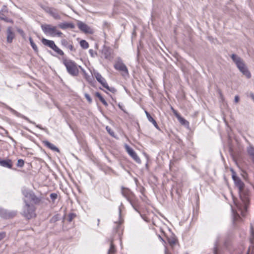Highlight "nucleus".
Listing matches in <instances>:
<instances>
[{"label":"nucleus","instance_id":"nucleus-1","mask_svg":"<svg viewBox=\"0 0 254 254\" xmlns=\"http://www.w3.org/2000/svg\"><path fill=\"white\" fill-rule=\"evenodd\" d=\"M63 63L64 65L67 72L72 76H76L79 74L78 67L81 68V66L78 65L76 63L71 60L63 58Z\"/></svg>","mask_w":254,"mask_h":254},{"label":"nucleus","instance_id":"nucleus-2","mask_svg":"<svg viewBox=\"0 0 254 254\" xmlns=\"http://www.w3.org/2000/svg\"><path fill=\"white\" fill-rule=\"evenodd\" d=\"M23 201L25 203L23 207L22 215L26 219L29 220L36 216V207L35 206L30 203L27 200L24 199Z\"/></svg>","mask_w":254,"mask_h":254},{"label":"nucleus","instance_id":"nucleus-3","mask_svg":"<svg viewBox=\"0 0 254 254\" xmlns=\"http://www.w3.org/2000/svg\"><path fill=\"white\" fill-rule=\"evenodd\" d=\"M41 27L43 32L46 35H49L53 37L57 36L59 37H62L63 35V33L57 30L56 26L46 24L41 25Z\"/></svg>","mask_w":254,"mask_h":254},{"label":"nucleus","instance_id":"nucleus-4","mask_svg":"<svg viewBox=\"0 0 254 254\" xmlns=\"http://www.w3.org/2000/svg\"><path fill=\"white\" fill-rule=\"evenodd\" d=\"M22 194L25 198H28L35 204H39L41 201L42 197L35 195L33 190L27 189H23L22 190Z\"/></svg>","mask_w":254,"mask_h":254},{"label":"nucleus","instance_id":"nucleus-5","mask_svg":"<svg viewBox=\"0 0 254 254\" xmlns=\"http://www.w3.org/2000/svg\"><path fill=\"white\" fill-rule=\"evenodd\" d=\"M114 67L117 70L122 71V75L123 76L126 77L128 76L129 73L127 68L120 57H118L117 58V61L114 65Z\"/></svg>","mask_w":254,"mask_h":254},{"label":"nucleus","instance_id":"nucleus-6","mask_svg":"<svg viewBox=\"0 0 254 254\" xmlns=\"http://www.w3.org/2000/svg\"><path fill=\"white\" fill-rule=\"evenodd\" d=\"M3 105H4V108H5L6 109L8 110L11 113H12L13 114L15 115L16 117L21 118L25 120L28 123L32 124L33 125H35L37 127H38L41 129H43V130L45 129V128H43L41 125H36L35 122L31 121V120H30V119L29 118H28L26 116L22 115L21 114L18 113V112H17L15 110L13 109L12 108H11L10 107H9L7 105L5 104H4Z\"/></svg>","mask_w":254,"mask_h":254},{"label":"nucleus","instance_id":"nucleus-7","mask_svg":"<svg viewBox=\"0 0 254 254\" xmlns=\"http://www.w3.org/2000/svg\"><path fill=\"white\" fill-rule=\"evenodd\" d=\"M232 177L234 181L235 185L238 188L239 192H241L244 190L245 184L243 182L241 179L238 176H237L236 173L235 171H234V170H232Z\"/></svg>","mask_w":254,"mask_h":254},{"label":"nucleus","instance_id":"nucleus-8","mask_svg":"<svg viewBox=\"0 0 254 254\" xmlns=\"http://www.w3.org/2000/svg\"><path fill=\"white\" fill-rule=\"evenodd\" d=\"M8 9L5 5H3L0 10V19L7 23H13V20L7 17Z\"/></svg>","mask_w":254,"mask_h":254},{"label":"nucleus","instance_id":"nucleus-9","mask_svg":"<svg viewBox=\"0 0 254 254\" xmlns=\"http://www.w3.org/2000/svg\"><path fill=\"white\" fill-rule=\"evenodd\" d=\"M121 190L122 194L130 203H131L132 200H133L135 197L134 193L129 189L125 188L123 186L121 187Z\"/></svg>","mask_w":254,"mask_h":254},{"label":"nucleus","instance_id":"nucleus-10","mask_svg":"<svg viewBox=\"0 0 254 254\" xmlns=\"http://www.w3.org/2000/svg\"><path fill=\"white\" fill-rule=\"evenodd\" d=\"M17 214L15 211H8L6 209L0 207V217L7 219L13 218Z\"/></svg>","mask_w":254,"mask_h":254},{"label":"nucleus","instance_id":"nucleus-11","mask_svg":"<svg viewBox=\"0 0 254 254\" xmlns=\"http://www.w3.org/2000/svg\"><path fill=\"white\" fill-rule=\"evenodd\" d=\"M125 148L126 150L130 155V156L137 163L141 164V161L140 158L138 156L136 153L127 144H125Z\"/></svg>","mask_w":254,"mask_h":254},{"label":"nucleus","instance_id":"nucleus-12","mask_svg":"<svg viewBox=\"0 0 254 254\" xmlns=\"http://www.w3.org/2000/svg\"><path fill=\"white\" fill-rule=\"evenodd\" d=\"M113 53L112 49L108 46L104 45L102 50V54L104 58L107 60H111L112 59V54Z\"/></svg>","mask_w":254,"mask_h":254},{"label":"nucleus","instance_id":"nucleus-13","mask_svg":"<svg viewBox=\"0 0 254 254\" xmlns=\"http://www.w3.org/2000/svg\"><path fill=\"white\" fill-rule=\"evenodd\" d=\"M77 26L79 29L84 33L92 34L93 33V30L92 29H91L87 24L81 21H79L77 23Z\"/></svg>","mask_w":254,"mask_h":254},{"label":"nucleus","instance_id":"nucleus-14","mask_svg":"<svg viewBox=\"0 0 254 254\" xmlns=\"http://www.w3.org/2000/svg\"><path fill=\"white\" fill-rule=\"evenodd\" d=\"M231 58L238 68H242L245 65L243 60L237 55L233 54L231 56Z\"/></svg>","mask_w":254,"mask_h":254},{"label":"nucleus","instance_id":"nucleus-15","mask_svg":"<svg viewBox=\"0 0 254 254\" xmlns=\"http://www.w3.org/2000/svg\"><path fill=\"white\" fill-rule=\"evenodd\" d=\"M61 43L64 47L69 50L70 51H75V49L74 48L73 43L71 41L67 40L65 39H63L61 40Z\"/></svg>","mask_w":254,"mask_h":254},{"label":"nucleus","instance_id":"nucleus-16","mask_svg":"<svg viewBox=\"0 0 254 254\" xmlns=\"http://www.w3.org/2000/svg\"><path fill=\"white\" fill-rule=\"evenodd\" d=\"M0 165L5 168L11 169L12 167V162L9 159H2L0 157Z\"/></svg>","mask_w":254,"mask_h":254},{"label":"nucleus","instance_id":"nucleus-17","mask_svg":"<svg viewBox=\"0 0 254 254\" xmlns=\"http://www.w3.org/2000/svg\"><path fill=\"white\" fill-rule=\"evenodd\" d=\"M122 220H120L119 222H116V226L115 228L116 233L118 234V237L121 239V235H123V228L122 225Z\"/></svg>","mask_w":254,"mask_h":254},{"label":"nucleus","instance_id":"nucleus-18","mask_svg":"<svg viewBox=\"0 0 254 254\" xmlns=\"http://www.w3.org/2000/svg\"><path fill=\"white\" fill-rule=\"evenodd\" d=\"M7 37L6 41L8 43H11L12 42L13 39L15 37V34L12 30V28L11 27H8L7 28Z\"/></svg>","mask_w":254,"mask_h":254},{"label":"nucleus","instance_id":"nucleus-19","mask_svg":"<svg viewBox=\"0 0 254 254\" xmlns=\"http://www.w3.org/2000/svg\"><path fill=\"white\" fill-rule=\"evenodd\" d=\"M94 75L95 77L97 80L103 86H105L107 83L106 82V80L105 79L102 77L101 74L98 72H95L94 73Z\"/></svg>","mask_w":254,"mask_h":254},{"label":"nucleus","instance_id":"nucleus-20","mask_svg":"<svg viewBox=\"0 0 254 254\" xmlns=\"http://www.w3.org/2000/svg\"><path fill=\"white\" fill-rule=\"evenodd\" d=\"M48 13L52 16L55 19L59 20L61 18L58 10L54 7H51Z\"/></svg>","mask_w":254,"mask_h":254},{"label":"nucleus","instance_id":"nucleus-21","mask_svg":"<svg viewBox=\"0 0 254 254\" xmlns=\"http://www.w3.org/2000/svg\"><path fill=\"white\" fill-rule=\"evenodd\" d=\"M58 27L63 30H65L68 28L73 29L75 25L72 23L63 22L59 23Z\"/></svg>","mask_w":254,"mask_h":254},{"label":"nucleus","instance_id":"nucleus-22","mask_svg":"<svg viewBox=\"0 0 254 254\" xmlns=\"http://www.w3.org/2000/svg\"><path fill=\"white\" fill-rule=\"evenodd\" d=\"M167 239L169 244L171 247L173 248L177 245L178 240L173 234L171 235L170 237H167Z\"/></svg>","mask_w":254,"mask_h":254},{"label":"nucleus","instance_id":"nucleus-23","mask_svg":"<svg viewBox=\"0 0 254 254\" xmlns=\"http://www.w3.org/2000/svg\"><path fill=\"white\" fill-rule=\"evenodd\" d=\"M43 143L44 144L45 146H46L47 147L50 149L51 150L58 152H60L59 149L56 146H55L53 144L50 142L49 141L47 140H44L43 141Z\"/></svg>","mask_w":254,"mask_h":254},{"label":"nucleus","instance_id":"nucleus-24","mask_svg":"<svg viewBox=\"0 0 254 254\" xmlns=\"http://www.w3.org/2000/svg\"><path fill=\"white\" fill-rule=\"evenodd\" d=\"M41 41L43 45L47 46L51 49H52L55 45V43L53 41L48 40L44 38L42 39Z\"/></svg>","mask_w":254,"mask_h":254},{"label":"nucleus","instance_id":"nucleus-25","mask_svg":"<svg viewBox=\"0 0 254 254\" xmlns=\"http://www.w3.org/2000/svg\"><path fill=\"white\" fill-rule=\"evenodd\" d=\"M145 114H146V117L147 118V119L148 120V121L152 123L153 124V125H154V126L158 129H159V127L156 123V122L155 121V120L152 117V116L150 115V114L147 111H145Z\"/></svg>","mask_w":254,"mask_h":254},{"label":"nucleus","instance_id":"nucleus-26","mask_svg":"<svg viewBox=\"0 0 254 254\" xmlns=\"http://www.w3.org/2000/svg\"><path fill=\"white\" fill-rule=\"evenodd\" d=\"M240 71L243 73L244 75H245L248 78H249L251 76V74L250 72L248 69L246 65L243 66L242 68H239Z\"/></svg>","mask_w":254,"mask_h":254},{"label":"nucleus","instance_id":"nucleus-27","mask_svg":"<svg viewBox=\"0 0 254 254\" xmlns=\"http://www.w3.org/2000/svg\"><path fill=\"white\" fill-rule=\"evenodd\" d=\"M109 244H110V248L108 250L107 254H112L115 253L116 252V248L113 244V239H111V240L110 241Z\"/></svg>","mask_w":254,"mask_h":254},{"label":"nucleus","instance_id":"nucleus-28","mask_svg":"<svg viewBox=\"0 0 254 254\" xmlns=\"http://www.w3.org/2000/svg\"><path fill=\"white\" fill-rule=\"evenodd\" d=\"M95 96L99 98L100 101L102 103V104L106 107L108 106V104L107 102L106 101V100L104 99V98L102 97L101 94L98 92H97L95 93Z\"/></svg>","mask_w":254,"mask_h":254},{"label":"nucleus","instance_id":"nucleus-29","mask_svg":"<svg viewBox=\"0 0 254 254\" xmlns=\"http://www.w3.org/2000/svg\"><path fill=\"white\" fill-rule=\"evenodd\" d=\"M60 219L61 215L60 214H57L51 218V219L50 220V223L55 224Z\"/></svg>","mask_w":254,"mask_h":254},{"label":"nucleus","instance_id":"nucleus-30","mask_svg":"<svg viewBox=\"0 0 254 254\" xmlns=\"http://www.w3.org/2000/svg\"><path fill=\"white\" fill-rule=\"evenodd\" d=\"M250 241L251 244L254 243V228L252 224L250 226Z\"/></svg>","mask_w":254,"mask_h":254},{"label":"nucleus","instance_id":"nucleus-31","mask_svg":"<svg viewBox=\"0 0 254 254\" xmlns=\"http://www.w3.org/2000/svg\"><path fill=\"white\" fill-rule=\"evenodd\" d=\"M219 238H217L214 247L213 249V254H218V253L220 252L219 251Z\"/></svg>","mask_w":254,"mask_h":254},{"label":"nucleus","instance_id":"nucleus-32","mask_svg":"<svg viewBox=\"0 0 254 254\" xmlns=\"http://www.w3.org/2000/svg\"><path fill=\"white\" fill-rule=\"evenodd\" d=\"M29 40L32 49L35 52L37 53L38 52V49L36 45L34 42L33 39L31 37H29Z\"/></svg>","mask_w":254,"mask_h":254},{"label":"nucleus","instance_id":"nucleus-33","mask_svg":"<svg viewBox=\"0 0 254 254\" xmlns=\"http://www.w3.org/2000/svg\"><path fill=\"white\" fill-rule=\"evenodd\" d=\"M55 52H56L58 54L61 55V56H64V52L61 50L60 48H59L55 44L53 48L52 49Z\"/></svg>","mask_w":254,"mask_h":254},{"label":"nucleus","instance_id":"nucleus-34","mask_svg":"<svg viewBox=\"0 0 254 254\" xmlns=\"http://www.w3.org/2000/svg\"><path fill=\"white\" fill-rule=\"evenodd\" d=\"M55 52H56L58 54L61 55V56H64V52L61 50L60 48H59L55 44L53 48L52 49Z\"/></svg>","mask_w":254,"mask_h":254},{"label":"nucleus","instance_id":"nucleus-35","mask_svg":"<svg viewBox=\"0 0 254 254\" xmlns=\"http://www.w3.org/2000/svg\"><path fill=\"white\" fill-rule=\"evenodd\" d=\"M80 45L84 49H87L89 47L88 43L85 40H81L80 41Z\"/></svg>","mask_w":254,"mask_h":254},{"label":"nucleus","instance_id":"nucleus-36","mask_svg":"<svg viewBox=\"0 0 254 254\" xmlns=\"http://www.w3.org/2000/svg\"><path fill=\"white\" fill-rule=\"evenodd\" d=\"M76 217V214L74 213H70L67 216V221L69 222H71L73 219Z\"/></svg>","mask_w":254,"mask_h":254},{"label":"nucleus","instance_id":"nucleus-37","mask_svg":"<svg viewBox=\"0 0 254 254\" xmlns=\"http://www.w3.org/2000/svg\"><path fill=\"white\" fill-rule=\"evenodd\" d=\"M231 240L229 238L226 239L224 242V248L228 249L229 246L231 245Z\"/></svg>","mask_w":254,"mask_h":254},{"label":"nucleus","instance_id":"nucleus-38","mask_svg":"<svg viewBox=\"0 0 254 254\" xmlns=\"http://www.w3.org/2000/svg\"><path fill=\"white\" fill-rule=\"evenodd\" d=\"M40 6L47 13L49 12L52 7H49L46 4L40 3Z\"/></svg>","mask_w":254,"mask_h":254},{"label":"nucleus","instance_id":"nucleus-39","mask_svg":"<svg viewBox=\"0 0 254 254\" xmlns=\"http://www.w3.org/2000/svg\"><path fill=\"white\" fill-rule=\"evenodd\" d=\"M248 154L251 156V157H252L253 156H254V147L253 146H250L248 148L247 150Z\"/></svg>","mask_w":254,"mask_h":254},{"label":"nucleus","instance_id":"nucleus-40","mask_svg":"<svg viewBox=\"0 0 254 254\" xmlns=\"http://www.w3.org/2000/svg\"><path fill=\"white\" fill-rule=\"evenodd\" d=\"M104 87L113 93H115L117 91V90L114 87H109L108 83Z\"/></svg>","mask_w":254,"mask_h":254},{"label":"nucleus","instance_id":"nucleus-41","mask_svg":"<svg viewBox=\"0 0 254 254\" xmlns=\"http://www.w3.org/2000/svg\"><path fill=\"white\" fill-rule=\"evenodd\" d=\"M106 129L109 134L112 137H115L114 131L108 126H107Z\"/></svg>","mask_w":254,"mask_h":254},{"label":"nucleus","instance_id":"nucleus-42","mask_svg":"<svg viewBox=\"0 0 254 254\" xmlns=\"http://www.w3.org/2000/svg\"><path fill=\"white\" fill-rule=\"evenodd\" d=\"M24 165V161L23 159H19L18 160L17 163L16 164V166L18 167H20V168L23 167Z\"/></svg>","mask_w":254,"mask_h":254},{"label":"nucleus","instance_id":"nucleus-43","mask_svg":"<svg viewBox=\"0 0 254 254\" xmlns=\"http://www.w3.org/2000/svg\"><path fill=\"white\" fill-rule=\"evenodd\" d=\"M110 27V24L107 21H104L103 23V29L104 30L107 29L108 30H109Z\"/></svg>","mask_w":254,"mask_h":254},{"label":"nucleus","instance_id":"nucleus-44","mask_svg":"<svg viewBox=\"0 0 254 254\" xmlns=\"http://www.w3.org/2000/svg\"><path fill=\"white\" fill-rule=\"evenodd\" d=\"M89 53L90 55V56L92 57V58H94L97 55V53L96 52L94 51L92 49H90L89 50Z\"/></svg>","mask_w":254,"mask_h":254},{"label":"nucleus","instance_id":"nucleus-45","mask_svg":"<svg viewBox=\"0 0 254 254\" xmlns=\"http://www.w3.org/2000/svg\"><path fill=\"white\" fill-rule=\"evenodd\" d=\"M58 197V195L56 193H52L50 194V198L53 201H54Z\"/></svg>","mask_w":254,"mask_h":254},{"label":"nucleus","instance_id":"nucleus-46","mask_svg":"<svg viewBox=\"0 0 254 254\" xmlns=\"http://www.w3.org/2000/svg\"><path fill=\"white\" fill-rule=\"evenodd\" d=\"M84 96L89 103H91L92 102V98L88 94L85 93Z\"/></svg>","mask_w":254,"mask_h":254},{"label":"nucleus","instance_id":"nucleus-47","mask_svg":"<svg viewBox=\"0 0 254 254\" xmlns=\"http://www.w3.org/2000/svg\"><path fill=\"white\" fill-rule=\"evenodd\" d=\"M6 237V233L4 232H0V241Z\"/></svg>","mask_w":254,"mask_h":254},{"label":"nucleus","instance_id":"nucleus-48","mask_svg":"<svg viewBox=\"0 0 254 254\" xmlns=\"http://www.w3.org/2000/svg\"><path fill=\"white\" fill-rule=\"evenodd\" d=\"M17 31L21 35V36L22 37H23V38L24 37V36H25V33H24V31L22 29H17Z\"/></svg>","mask_w":254,"mask_h":254},{"label":"nucleus","instance_id":"nucleus-49","mask_svg":"<svg viewBox=\"0 0 254 254\" xmlns=\"http://www.w3.org/2000/svg\"><path fill=\"white\" fill-rule=\"evenodd\" d=\"M178 119H179L180 122L182 124H185V123L186 122L188 123V122L185 119H184L183 118H182V117H178Z\"/></svg>","mask_w":254,"mask_h":254},{"label":"nucleus","instance_id":"nucleus-50","mask_svg":"<svg viewBox=\"0 0 254 254\" xmlns=\"http://www.w3.org/2000/svg\"><path fill=\"white\" fill-rule=\"evenodd\" d=\"M132 203H130L131 204V205L132 206V207L133 208V209L137 212H139L138 209L136 208V207L135 206L134 203V202H133V200H132Z\"/></svg>","mask_w":254,"mask_h":254},{"label":"nucleus","instance_id":"nucleus-51","mask_svg":"<svg viewBox=\"0 0 254 254\" xmlns=\"http://www.w3.org/2000/svg\"><path fill=\"white\" fill-rule=\"evenodd\" d=\"M121 207H123V205L122 203L121 204V205L120 206V207L119 208V216H120V217H121V212H122Z\"/></svg>","mask_w":254,"mask_h":254},{"label":"nucleus","instance_id":"nucleus-52","mask_svg":"<svg viewBox=\"0 0 254 254\" xmlns=\"http://www.w3.org/2000/svg\"><path fill=\"white\" fill-rule=\"evenodd\" d=\"M240 100L239 97L238 95L235 96L234 101L235 103H238Z\"/></svg>","mask_w":254,"mask_h":254},{"label":"nucleus","instance_id":"nucleus-53","mask_svg":"<svg viewBox=\"0 0 254 254\" xmlns=\"http://www.w3.org/2000/svg\"><path fill=\"white\" fill-rule=\"evenodd\" d=\"M118 106L119 108L122 110L123 111H124L125 113H126V111L124 110V109L123 108V106L120 105V104H118Z\"/></svg>","mask_w":254,"mask_h":254},{"label":"nucleus","instance_id":"nucleus-54","mask_svg":"<svg viewBox=\"0 0 254 254\" xmlns=\"http://www.w3.org/2000/svg\"><path fill=\"white\" fill-rule=\"evenodd\" d=\"M250 96L251 97V98L253 100V101H254V94H251L250 95Z\"/></svg>","mask_w":254,"mask_h":254},{"label":"nucleus","instance_id":"nucleus-55","mask_svg":"<svg viewBox=\"0 0 254 254\" xmlns=\"http://www.w3.org/2000/svg\"><path fill=\"white\" fill-rule=\"evenodd\" d=\"M97 221H98V224H97V225H98H98H99V223H100V219H98Z\"/></svg>","mask_w":254,"mask_h":254},{"label":"nucleus","instance_id":"nucleus-56","mask_svg":"<svg viewBox=\"0 0 254 254\" xmlns=\"http://www.w3.org/2000/svg\"><path fill=\"white\" fill-rule=\"evenodd\" d=\"M251 158H252L253 161L254 162V155L252 157H251Z\"/></svg>","mask_w":254,"mask_h":254},{"label":"nucleus","instance_id":"nucleus-57","mask_svg":"<svg viewBox=\"0 0 254 254\" xmlns=\"http://www.w3.org/2000/svg\"><path fill=\"white\" fill-rule=\"evenodd\" d=\"M159 238H160L162 241H164V240L161 238V237L160 236H159Z\"/></svg>","mask_w":254,"mask_h":254},{"label":"nucleus","instance_id":"nucleus-58","mask_svg":"<svg viewBox=\"0 0 254 254\" xmlns=\"http://www.w3.org/2000/svg\"><path fill=\"white\" fill-rule=\"evenodd\" d=\"M64 217H65V215L64 216ZM64 218H63V220L62 221V224L63 225L64 224Z\"/></svg>","mask_w":254,"mask_h":254},{"label":"nucleus","instance_id":"nucleus-59","mask_svg":"<svg viewBox=\"0 0 254 254\" xmlns=\"http://www.w3.org/2000/svg\"><path fill=\"white\" fill-rule=\"evenodd\" d=\"M249 253H250V252H249V251L247 252V254H249Z\"/></svg>","mask_w":254,"mask_h":254}]
</instances>
